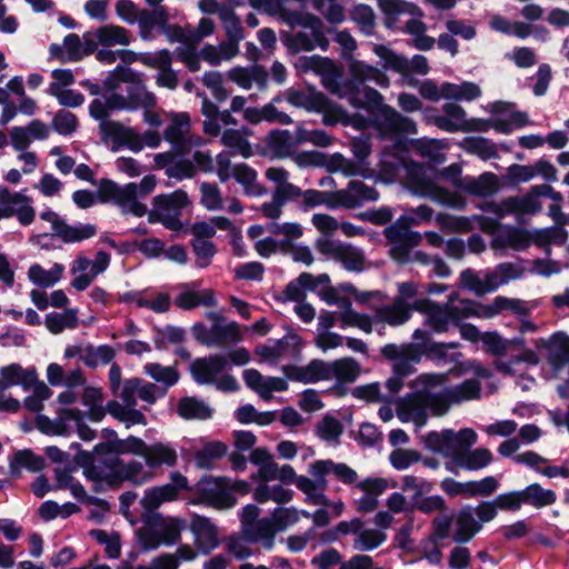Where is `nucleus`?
I'll use <instances>...</instances> for the list:
<instances>
[{"mask_svg": "<svg viewBox=\"0 0 569 569\" xmlns=\"http://www.w3.org/2000/svg\"><path fill=\"white\" fill-rule=\"evenodd\" d=\"M170 479L169 483L146 490L141 505L147 512L157 510L163 502L176 500L180 490L189 489L187 477L179 471L172 472Z\"/></svg>", "mask_w": 569, "mask_h": 569, "instance_id": "4", "label": "nucleus"}, {"mask_svg": "<svg viewBox=\"0 0 569 569\" xmlns=\"http://www.w3.org/2000/svg\"><path fill=\"white\" fill-rule=\"evenodd\" d=\"M196 493L198 502L216 509H228L237 503L226 477H203L197 483Z\"/></svg>", "mask_w": 569, "mask_h": 569, "instance_id": "2", "label": "nucleus"}, {"mask_svg": "<svg viewBox=\"0 0 569 569\" xmlns=\"http://www.w3.org/2000/svg\"><path fill=\"white\" fill-rule=\"evenodd\" d=\"M331 378L347 383L355 382L361 372L360 363L352 357H343L330 362Z\"/></svg>", "mask_w": 569, "mask_h": 569, "instance_id": "26", "label": "nucleus"}, {"mask_svg": "<svg viewBox=\"0 0 569 569\" xmlns=\"http://www.w3.org/2000/svg\"><path fill=\"white\" fill-rule=\"evenodd\" d=\"M46 466L44 458L36 455L31 449L18 450L10 461L9 468L12 476L19 473L21 468L31 472H39Z\"/></svg>", "mask_w": 569, "mask_h": 569, "instance_id": "27", "label": "nucleus"}, {"mask_svg": "<svg viewBox=\"0 0 569 569\" xmlns=\"http://www.w3.org/2000/svg\"><path fill=\"white\" fill-rule=\"evenodd\" d=\"M361 550H373L385 542L387 535L380 530L365 529L357 533Z\"/></svg>", "mask_w": 569, "mask_h": 569, "instance_id": "61", "label": "nucleus"}, {"mask_svg": "<svg viewBox=\"0 0 569 569\" xmlns=\"http://www.w3.org/2000/svg\"><path fill=\"white\" fill-rule=\"evenodd\" d=\"M300 68L303 71H313L318 76H322L328 70L335 69V61L328 57H321L318 54L311 57H300Z\"/></svg>", "mask_w": 569, "mask_h": 569, "instance_id": "51", "label": "nucleus"}, {"mask_svg": "<svg viewBox=\"0 0 569 569\" xmlns=\"http://www.w3.org/2000/svg\"><path fill=\"white\" fill-rule=\"evenodd\" d=\"M330 362H326L321 359H312L306 366L307 383H316L322 380H330Z\"/></svg>", "mask_w": 569, "mask_h": 569, "instance_id": "56", "label": "nucleus"}, {"mask_svg": "<svg viewBox=\"0 0 569 569\" xmlns=\"http://www.w3.org/2000/svg\"><path fill=\"white\" fill-rule=\"evenodd\" d=\"M351 19L359 26L360 31L365 36L370 37L373 34L376 14L369 4H357L351 11Z\"/></svg>", "mask_w": 569, "mask_h": 569, "instance_id": "40", "label": "nucleus"}, {"mask_svg": "<svg viewBox=\"0 0 569 569\" xmlns=\"http://www.w3.org/2000/svg\"><path fill=\"white\" fill-rule=\"evenodd\" d=\"M190 530L200 553L209 555L219 546L217 526L209 518L194 513L191 517Z\"/></svg>", "mask_w": 569, "mask_h": 569, "instance_id": "6", "label": "nucleus"}, {"mask_svg": "<svg viewBox=\"0 0 569 569\" xmlns=\"http://www.w3.org/2000/svg\"><path fill=\"white\" fill-rule=\"evenodd\" d=\"M543 346L548 349V363L555 371L561 370L569 363V337L565 332L552 333Z\"/></svg>", "mask_w": 569, "mask_h": 569, "instance_id": "14", "label": "nucleus"}, {"mask_svg": "<svg viewBox=\"0 0 569 569\" xmlns=\"http://www.w3.org/2000/svg\"><path fill=\"white\" fill-rule=\"evenodd\" d=\"M118 456L134 455L143 457L147 448V442L141 438L130 435L126 439L117 440Z\"/></svg>", "mask_w": 569, "mask_h": 569, "instance_id": "63", "label": "nucleus"}, {"mask_svg": "<svg viewBox=\"0 0 569 569\" xmlns=\"http://www.w3.org/2000/svg\"><path fill=\"white\" fill-rule=\"evenodd\" d=\"M227 366V359L221 355L196 358L190 365V373L198 385H211L216 382L217 375Z\"/></svg>", "mask_w": 569, "mask_h": 569, "instance_id": "10", "label": "nucleus"}, {"mask_svg": "<svg viewBox=\"0 0 569 569\" xmlns=\"http://www.w3.org/2000/svg\"><path fill=\"white\" fill-rule=\"evenodd\" d=\"M146 375L151 377L154 381L163 383V388L168 391L173 387L180 378L179 371L173 367H163L158 362H148L143 366Z\"/></svg>", "mask_w": 569, "mask_h": 569, "instance_id": "33", "label": "nucleus"}, {"mask_svg": "<svg viewBox=\"0 0 569 569\" xmlns=\"http://www.w3.org/2000/svg\"><path fill=\"white\" fill-rule=\"evenodd\" d=\"M184 521L178 518H171L167 521L161 529H158L161 543L171 546L176 543L181 535Z\"/></svg>", "mask_w": 569, "mask_h": 569, "instance_id": "59", "label": "nucleus"}, {"mask_svg": "<svg viewBox=\"0 0 569 569\" xmlns=\"http://www.w3.org/2000/svg\"><path fill=\"white\" fill-rule=\"evenodd\" d=\"M466 149L468 152L477 154L485 161L499 158L496 144L485 137L467 138Z\"/></svg>", "mask_w": 569, "mask_h": 569, "instance_id": "38", "label": "nucleus"}, {"mask_svg": "<svg viewBox=\"0 0 569 569\" xmlns=\"http://www.w3.org/2000/svg\"><path fill=\"white\" fill-rule=\"evenodd\" d=\"M279 528L273 519V517H266L259 519L251 528L247 529L246 533L248 539L251 541L264 540L267 543L264 545L268 548H271L273 545V539L277 532H279Z\"/></svg>", "mask_w": 569, "mask_h": 569, "instance_id": "29", "label": "nucleus"}, {"mask_svg": "<svg viewBox=\"0 0 569 569\" xmlns=\"http://www.w3.org/2000/svg\"><path fill=\"white\" fill-rule=\"evenodd\" d=\"M521 507L523 505L531 506L536 509H542L551 506L557 500V495L551 489H545L538 482L530 483L522 490H518Z\"/></svg>", "mask_w": 569, "mask_h": 569, "instance_id": "19", "label": "nucleus"}, {"mask_svg": "<svg viewBox=\"0 0 569 569\" xmlns=\"http://www.w3.org/2000/svg\"><path fill=\"white\" fill-rule=\"evenodd\" d=\"M227 451L228 447L226 443L211 441L196 452L194 460L200 469H211L212 462L224 457Z\"/></svg>", "mask_w": 569, "mask_h": 569, "instance_id": "32", "label": "nucleus"}, {"mask_svg": "<svg viewBox=\"0 0 569 569\" xmlns=\"http://www.w3.org/2000/svg\"><path fill=\"white\" fill-rule=\"evenodd\" d=\"M421 459L422 456L418 451L406 449H395L389 456L391 466L397 470H405Z\"/></svg>", "mask_w": 569, "mask_h": 569, "instance_id": "58", "label": "nucleus"}, {"mask_svg": "<svg viewBox=\"0 0 569 569\" xmlns=\"http://www.w3.org/2000/svg\"><path fill=\"white\" fill-rule=\"evenodd\" d=\"M100 130L104 139L111 138L117 146H126L133 152H139L143 148L141 137L131 128H127L120 122H102L100 123Z\"/></svg>", "mask_w": 569, "mask_h": 569, "instance_id": "11", "label": "nucleus"}, {"mask_svg": "<svg viewBox=\"0 0 569 569\" xmlns=\"http://www.w3.org/2000/svg\"><path fill=\"white\" fill-rule=\"evenodd\" d=\"M336 194L343 199V208L346 209L358 208L365 201H377L380 196L377 189L360 180H350L347 189L337 190Z\"/></svg>", "mask_w": 569, "mask_h": 569, "instance_id": "12", "label": "nucleus"}, {"mask_svg": "<svg viewBox=\"0 0 569 569\" xmlns=\"http://www.w3.org/2000/svg\"><path fill=\"white\" fill-rule=\"evenodd\" d=\"M152 204L156 209L164 211L166 214L182 212V209L190 204L188 193L177 189L171 193H161L153 198Z\"/></svg>", "mask_w": 569, "mask_h": 569, "instance_id": "22", "label": "nucleus"}, {"mask_svg": "<svg viewBox=\"0 0 569 569\" xmlns=\"http://www.w3.org/2000/svg\"><path fill=\"white\" fill-rule=\"evenodd\" d=\"M79 127L78 118L74 113L61 109L56 112L52 121L51 128L60 136H71L77 131Z\"/></svg>", "mask_w": 569, "mask_h": 569, "instance_id": "43", "label": "nucleus"}, {"mask_svg": "<svg viewBox=\"0 0 569 569\" xmlns=\"http://www.w3.org/2000/svg\"><path fill=\"white\" fill-rule=\"evenodd\" d=\"M500 189L498 177L492 172H483L478 178L467 176L462 191L478 198H489Z\"/></svg>", "mask_w": 569, "mask_h": 569, "instance_id": "16", "label": "nucleus"}, {"mask_svg": "<svg viewBox=\"0 0 569 569\" xmlns=\"http://www.w3.org/2000/svg\"><path fill=\"white\" fill-rule=\"evenodd\" d=\"M499 487V481L493 476H487L481 480L467 481V497H490Z\"/></svg>", "mask_w": 569, "mask_h": 569, "instance_id": "45", "label": "nucleus"}, {"mask_svg": "<svg viewBox=\"0 0 569 569\" xmlns=\"http://www.w3.org/2000/svg\"><path fill=\"white\" fill-rule=\"evenodd\" d=\"M372 128L377 130L379 138L391 140L396 150L407 152L409 146L419 150L422 154L429 152V141L423 139H408L407 134L418 132L416 122L399 113L391 106L382 107V110L371 120Z\"/></svg>", "mask_w": 569, "mask_h": 569, "instance_id": "1", "label": "nucleus"}, {"mask_svg": "<svg viewBox=\"0 0 569 569\" xmlns=\"http://www.w3.org/2000/svg\"><path fill=\"white\" fill-rule=\"evenodd\" d=\"M224 29H226V34L229 40V42L226 47L231 49V52L227 56V59H231L238 53V51H239L238 43L244 37L240 18L234 19L233 21L224 24Z\"/></svg>", "mask_w": 569, "mask_h": 569, "instance_id": "60", "label": "nucleus"}, {"mask_svg": "<svg viewBox=\"0 0 569 569\" xmlns=\"http://www.w3.org/2000/svg\"><path fill=\"white\" fill-rule=\"evenodd\" d=\"M532 242V234L527 229L520 227H509L503 237V243L516 251H522L529 248Z\"/></svg>", "mask_w": 569, "mask_h": 569, "instance_id": "44", "label": "nucleus"}, {"mask_svg": "<svg viewBox=\"0 0 569 569\" xmlns=\"http://www.w3.org/2000/svg\"><path fill=\"white\" fill-rule=\"evenodd\" d=\"M97 38L102 46L107 47L114 44L128 46L130 43L127 29L119 26L100 27L97 30Z\"/></svg>", "mask_w": 569, "mask_h": 569, "instance_id": "41", "label": "nucleus"}, {"mask_svg": "<svg viewBox=\"0 0 569 569\" xmlns=\"http://www.w3.org/2000/svg\"><path fill=\"white\" fill-rule=\"evenodd\" d=\"M380 352L385 359L393 361L392 376L386 381V388L391 395H396L402 389L403 379L411 376L416 368L396 343L385 345Z\"/></svg>", "mask_w": 569, "mask_h": 569, "instance_id": "5", "label": "nucleus"}, {"mask_svg": "<svg viewBox=\"0 0 569 569\" xmlns=\"http://www.w3.org/2000/svg\"><path fill=\"white\" fill-rule=\"evenodd\" d=\"M373 52L383 60V67L397 72H406L409 70V60L396 53L385 44H373Z\"/></svg>", "mask_w": 569, "mask_h": 569, "instance_id": "36", "label": "nucleus"}, {"mask_svg": "<svg viewBox=\"0 0 569 569\" xmlns=\"http://www.w3.org/2000/svg\"><path fill=\"white\" fill-rule=\"evenodd\" d=\"M53 232L64 243H76L96 236L97 227L91 223L70 226L66 220L53 223Z\"/></svg>", "mask_w": 569, "mask_h": 569, "instance_id": "18", "label": "nucleus"}, {"mask_svg": "<svg viewBox=\"0 0 569 569\" xmlns=\"http://www.w3.org/2000/svg\"><path fill=\"white\" fill-rule=\"evenodd\" d=\"M211 336L213 337V346L223 347L229 343H238L242 340L240 326L232 321L227 325L212 323Z\"/></svg>", "mask_w": 569, "mask_h": 569, "instance_id": "31", "label": "nucleus"}, {"mask_svg": "<svg viewBox=\"0 0 569 569\" xmlns=\"http://www.w3.org/2000/svg\"><path fill=\"white\" fill-rule=\"evenodd\" d=\"M201 204L208 210H218L221 208L222 198L219 188L216 184L203 182L200 187Z\"/></svg>", "mask_w": 569, "mask_h": 569, "instance_id": "64", "label": "nucleus"}, {"mask_svg": "<svg viewBox=\"0 0 569 569\" xmlns=\"http://www.w3.org/2000/svg\"><path fill=\"white\" fill-rule=\"evenodd\" d=\"M341 91L353 108L365 109L372 118L382 110V107L388 106L378 90L363 86L352 76L341 82Z\"/></svg>", "mask_w": 569, "mask_h": 569, "instance_id": "3", "label": "nucleus"}, {"mask_svg": "<svg viewBox=\"0 0 569 569\" xmlns=\"http://www.w3.org/2000/svg\"><path fill=\"white\" fill-rule=\"evenodd\" d=\"M264 272V266L258 261H251L238 266L234 270L237 280L260 281Z\"/></svg>", "mask_w": 569, "mask_h": 569, "instance_id": "62", "label": "nucleus"}, {"mask_svg": "<svg viewBox=\"0 0 569 569\" xmlns=\"http://www.w3.org/2000/svg\"><path fill=\"white\" fill-rule=\"evenodd\" d=\"M426 447L436 453L453 458L452 430L445 429L441 432L430 431L425 437Z\"/></svg>", "mask_w": 569, "mask_h": 569, "instance_id": "30", "label": "nucleus"}, {"mask_svg": "<svg viewBox=\"0 0 569 569\" xmlns=\"http://www.w3.org/2000/svg\"><path fill=\"white\" fill-rule=\"evenodd\" d=\"M348 271H362L363 270V263H365V256L363 253L351 247V246H343L342 252L338 256V259Z\"/></svg>", "mask_w": 569, "mask_h": 569, "instance_id": "53", "label": "nucleus"}, {"mask_svg": "<svg viewBox=\"0 0 569 569\" xmlns=\"http://www.w3.org/2000/svg\"><path fill=\"white\" fill-rule=\"evenodd\" d=\"M64 419L74 421L77 427V433L83 441H91L97 437L96 430L90 428L84 421V413L77 408L62 409Z\"/></svg>", "mask_w": 569, "mask_h": 569, "instance_id": "49", "label": "nucleus"}, {"mask_svg": "<svg viewBox=\"0 0 569 569\" xmlns=\"http://www.w3.org/2000/svg\"><path fill=\"white\" fill-rule=\"evenodd\" d=\"M350 76L355 77L360 82L365 83L367 80H375L378 84L388 82L387 77L378 68L372 67L363 61H352L350 63Z\"/></svg>", "mask_w": 569, "mask_h": 569, "instance_id": "39", "label": "nucleus"}, {"mask_svg": "<svg viewBox=\"0 0 569 569\" xmlns=\"http://www.w3.org/2000/svg\"><path fill=\"white\" fill-rule=\"evenodd\" d=\"M158 336L154 339L156 348L161 350L164 348L163 338L172 345H178L184 341L186 330L180 327L168 325L164 329L156 328Z\"/></svg>", "mask_w": 569, "mask_h": 569, "instance_id": "57", "label": "nucleus"}, {"mask_svg": "<svg viewBox=\"0 0 569 569\" xmlns=\"http://www.w3.org/2000/svg\"><path fill=\"white\" fill-rule=\"evenodd\" d=\"M452 403L448 388L437 393L426 390V410L430 409L433 416H443Z\"/></svg>", "mask_w": 569, "mask_h": 569, "instance_id": "46", "label": "nucleus"}, {"mask_svg": "<svg viewBox=\"0 0 569 569\" xmlns=\"http://www.w3.org/2000/svg\"><path fill=\"white\" fill-rule=\"evenodd\" d=\"M317 113L323 114V123L326 126H335L338 122H342L345 124L348 123V114L346 110L328 98V103H325L322 109L317 110Z\"/></svg>", "mask_w": 569, "mask_h": 569, "instance_id": "55", "label": "nucleus"}, {"mask_svg": "<svg viewBox=\"0 0 569 569\" xmlns=\"http://www.w3.org/2000/svg\"><path fill=\"white\" fill-rule=\"evenodd\" d=\"M536 176V171L531 166L513 163L508 167L507 173L502 177L508 186H517L521 182H528Z\"/></svg>", "mask_w": 569, "mask_h": 569, "instance_id": "50", "label": "nucleus"}, {"mask_svg": "<svg viewBox=\"0 0 569 569\" xmlns=\"http://www.w3.org/2000/svg\"><path fill=\"white\" fill-rule=\"evenodd\" d=\"M448 390L453 402L459 403L465 400L479 399L481 396V383L478 379L471 378L453 388H448Z\"/></svg>", "mask_w": 569, "mask_h": 569, "instance_id": "37", "label": "nucleus"}, {"mask_svg": "<svg viewBox=\"0 0 569 569\" xmlns=\"http://www.w3.org/2000/svg\"><path fill=\"white\" fill-rule=\"evenodd\" d=\"M44 325L53 335H59L64 329H76L78 327V311L77 309H66L62 313L50 312L46 315Z\"/></svg>", "mask_w": 569, "mask_h": 569, "instance_id": "28", "label": "nucleus"}, {"mask_svg": "<svg viewBox=\"0 0 569 569\" xmlns=\"http://www.w3.org/2000/svg\"><path fill=\"white\" fill-rule=\"evenodd\" d=\"M316 432L325 441H335L343 433V426L336 417L327 413L317 423Z\"/></svg>", "mask_w": 569, "mask_h": 569, "instance_id": "42", "label": "nucleus"}, {"mask_svg": "<svg viewBox=\"0 0 569 569\" xmlns=\"http://www.w3.org/2000/svg\"><path fill=\"white\" fill-rule=\"evenodd\" d=\"M63 270L64 267L60 263H54L50 270L36 263L29 268L28 278L37 287L50 288L61 279Z\"/></svg>", "mask_w": 569, "mask_h": 569, "instance_id": "25", "label": "nucleus"}, {"mask_svg": "<svg viewBox=\"0 0 569 569\" xmlns=\"http://www.w3.org/2000/svg\"><path fill=\"white\" fill-rule=\"evenodd\" d=\"M492 460V453L489 449L478 448L473 451L457 452L455 463L467 470H480L487 467Z\"/></svg>", "mask_w": 569, "mask_h": 569, "instance_id": "24", "label": "nucleus"}, {"mask_svg": "<svg viewBox=\"0 0 569 569\" xmlns=\"http://www.w3.org/2000/svg\"><path fill=\"white\" fill-rule=\"evenodd\" d=\"M377 317L390 326H400L411 318V308L402 298H395L392 305L380 307L377 310Z\"/></svg>", "mask_w": 569, "mask_h": 569, "instance_id": "21", "label": "nucleus"}, {"mask_svg": "<svg viewBox=\"0 0 569 569\" xmlns=\"http://www.w3.org/2000/svg\"><path fill=\"white\" fill-rule=\"evenodd\" d=\"M267 143L277 158L288 157L293 147L290 131L281 129L271 130L268 134Z\"/></svg>", "mask_w": 569, "mask_h": 569, "instance_id": "35", "label": "nucleus"}, {"mask_svg": "<svg viewBox=\"0 0 569 569\" xmlns=\"http://www.w3.org/2000/svg\"><path fill=\"white\" fill-rule=\"evenodd\" d=\"M283 44L287 47L288 52L297 54L300 51H312L315 50V42L305 32H297L295 34L288 33L283 39Z\"/></svg>", "mask_w": 569, "mask_h": 569, "instance_id": "54", "label": "nucleus"}, {"mask_svg": "<svg viewBox=\"0 0 569 569\" xmlns=\"http://www.w3.org/2000/svg\"><path fill=\"white\" fill-rule=\"evenodd\" d=\"M397 416L401 422L413 420L417 426L427 421L426 390L407 393L397 401Z\"/></svg>", "mask_w": 569, "mask_h": 569, "instance_id": "7", "label": "nucleus"}, {"mask_svg": "<svg viewBox=\"0 0 569 569\" xmlns=\"http://www.w3.org/2000/svg\"><path fill=\"white\" fill-rule=\"evenodd\" d=\"M174 303L183 310H192L199 306L214 307L217 299L211 289L199 291H183L176 297Z\"/></svg>", "mask_w": 569, "mask_h": 569, "instance_id": "23", "label": "nucleus"}, {"mask_svg": "<svg viewBox=\"0 0 569 569\" xmlns=\"http://www.w3.org/2000/svg\"><path fill=\"white\" fill-rule=\"evenodd\" d=\"M143 458L149 468L156 469L162 465L174 467L177 465L178 455L176 449L169 445L154 442L152 445L147 443Z\"/></svg>", "mask_w": 569, "mask_h": 569, "instance_id": "20", "label": "nucleus"}, {"mask_svg": "<svg viewBox=\"0 0 569 569\" xmlns=\"http://www.w3.org/2000/svg\"><path fill=\"white\" fill-rule=\"evenodd\" d=\"M143 466L141 462L132 460L124 463L121 473H108V480L110 482V489H119L124 481H134V478L142 471Z\"/></svg>", "mask_w": 569, "mask_h": 569, "instance_id": "47", "label": "nucleus"}, {"mask_svg": "<svg viewBox=\"0 0 569 569\" xmlns=\"http://www.w3.org/2000/svg\"><path fill=\"white\" fill-rule=\"evenodd\" d=\"M481 529L482 525L475 518L473 508L466 505L456 515L453 540L457 543H468Z\"/></svg>", "mask_w": 569, "mask_h": 569, "instance_id": "13", "label": "nucleus"}, {"mask_svg": "<svg viewBox=\"0 0 569 569\" xmlns=\"http://www.w3.org/2000/svg\"><path fill=\"white\" fill-rule=\"evenodd\" d=\"M76 466L83 469V476L87 480L99 479L97 470L101 469V466L96 465V455L92 451L79 450L76 452L73 458Z\"/></svg>", "mask_w": 569, "mask_h": 569, "instance_id": "52", "label": "nucleus"}, {"mask_svg": "<svg viewBox=\"0 0 569 569\" xmlns=\"http://www.w3.org/2000/svg\"><path fill=\"white\" fill-rule=\"evenodd\" d=\"M97 198L101 203L114 202L120 207H126L129 200L138 197V187L134 182H129L121 187L109 178H102L98 183Z\"/></svg>", "mask_w": 569, "mask_h": 569, "instance_id": "8", "label": "nucleus"}, {"mask_svg": "<svg viewBox=\"0 0 569 569\" xmlns=\"http://www.w3.org/2000/svg\"><path fill=\"white\" fill-rule=\"evenodd\" d=\"M284 99L292 107L305 109L308 112H316L322 109L325 103H328V97L311 83H306V90L288 88Z\"/></svg>", "mask_w": 569, "mask_h": 569, "instance_id": "9", "label": "nucleus"}, {"mask_svg": "<svg viewBox=\"0 0 569 569\" xmlns=\"http://www.w3.org/2000/svg\"><path fill=\"white\" fill-rule=\"evenodd\" d=\"M401 351L409 361L416 366L419 363L423 356L430 360H445L447 353L445 350V342L431 341L430 343H402Z\"/></svg>", "mask_w": 569, "mask_h": 569, "instance_id": "15", "label": "nucleus"}, {"mask_svg": "<svg viewBox=\"0 0 569 569\" xmlns=\"http://www.w3.org/2000/svg\"><path fill=\"white\" fill-rule=\"evenodd\" d=\"M412 220L407 216H400L396 222L385 228L383 234L392 246L406 243L407 237L410 233H419L418 231L410 230Z\"/></svg>", "mask_w": 569, "mask_h": 569, "instance_id": "34", "label": "nucleus"}, {"mask_svg": "<svg viewBox=\"0 0 569 569\" xmlns=\"http://www.w3.org/2000/svg\"><path fill=\"white\" fill-rule=\"evenodd\" d=\"M177 413L183 420H209L213 416V409L194 396H186L178 400Z\"/></svg>", "mask_w": 569, "mask_h": 569, "instance_id": "17", "label": "nucleus"}, {"mask_svg": "<svg viewBox=\"0 0 569 569\" xmlns=\"http://www.w3.org/2000/svg\"><path fill=\"white\" fill-rule=\"evenodd\" d=\"M420 233H410L407 237L406 243H399L392 246L390 249V257L401 266L407 264L410 261V250L421 242Z\"/></svg>", "mask_w": 569, "mask_h": 569, "instance_id": "48", "label": "nucleus"}]
</instances>
